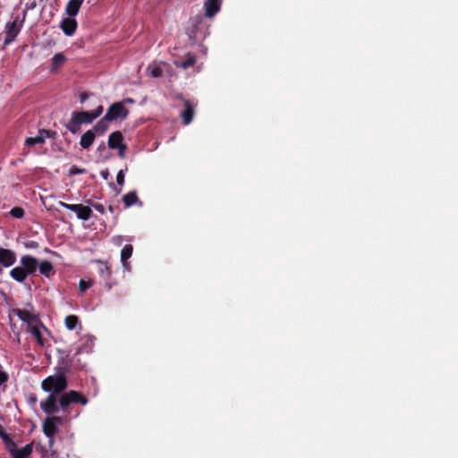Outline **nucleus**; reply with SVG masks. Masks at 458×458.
I'll list each match as a JSON object with an SVG mask.
<instances>
[{"label":"nucleus","mask_w":458,"mask_h":458,"mask_svg":"<svg viewBox=\"0 0 458 458\" xmlns=\"http://www.w3.org/2000/svg\"><path fill=\"white\" fill-rule=\"evenodd\" d=\"M68 386L64 374H56L47 377L41 381V389L50 393L46 400L40 402L41 410L45 414H55L61 409L63 412H69L71 403H79L86 405L89 399L82 393L76 390H70L59 397Z\"/></svg>","instance_id":"1"},{"label":"nucleus","mask_w":458,"mask_h":458,"mask_svg":"<svg viewBox=\"0 0 458 458\" xmlns=\"http://www.w3.org/2000/svg\"><path fill=\"white\" fill-rule=\"evenodd\" d=\"M26 12L23 13V16L21 17L19 14L13 16V20L9 21L4 25V39L3 49L8 45L12 44L17 36L21 31V28L24 24Z\"/></svg>","instance_id":"2"},{"label":"nucleus","mask_w":458,"mask_h":458,"mask_svg":"<svg viewBox=\"0 0 458 458\" xmlns=\"http://www.w3.org/2000/svg\"><path fill=\"white\" fill-rule=\"evenodd\" d=\"M62 424V417H56V415H50V417L43 421V433L48 438L49 446L53 444L55 435L57 432V426Z\"/></svg>","instance_id":"3"},{"label":"nucleus","mask_w":458,"mask_h":458,"mask_svg":"<svg viewBox=\"0 0 458 458\" xmlns=\"http://www.w3.org/2000/svg\"><path fill=\"white\" fill-rule=\"evenodd\" d=\"M58 205L64 208L74 212L77 217L83 221H88L93 214L90 207L84 206L82 204H67L65 202L59 201Z\"/></svg>","instance_id":"4"},{"label":"nucleus","mask_w":458,"mask_h":458,"mask_svg":"<svg viewBox=\"0 0 458 458\" xmlns=\"http://www.w3.org/2000/svg\"><path fill=\"white\" fill-rule=\"evenodd\" d=\"M124 137L120 131H114L109 135L108 147L111 149H118V157L124 158L126 157L127 146L123 143Z\"/></svg>","instance_id":"5"},{"label":"nucleus","mask_w":458,"mask_h":458,"mask_svg":"<svg viewBox=\"0 0 458 458\" xmlns=\"http://www.w3.org/2000/svg\"><path fill=\"white\" fill-rule=\"evenodd\" d=\"M129 114V111L124 106L123 102H114L107 110L106 114V120H109L110 122L115 121L117 119L124 120L127 118Z\"/></svg>","instance_id":"6"},{"label":"nucleus","mask_w":458,"mask_h":458,"mask_svg":"<svg viewBox=\"0 0 458 458\" xmlns=\"http://www.w3.org/2000/svg\"><path fill=\"white\" fill-rule=\"evenodd\" d=\"M103 111H104L103 106H99L98 108H96L95 110H93L91 112H86V111L73 112L72 114L78 121L80 125L89 124L94 120L98 118L103 114Z\"/></svg>","instance_id":"7"},{"label":"nucleus","mask_w":458,"mask_h":458,"mask_svg":"<svg viewBox=\"0 0 458 458\" xmlns=\"http://www.w3.org/2000/svg\"><path fill=\"white\" fill-rule=\"evenodd\" d=\"M17 260V256L14 250L4 247H0V275L3 274V269L11 267Z\"/></svg>","instance_id":"8"},{"label":"nucleus","mask_w":458,"mask_h":458,"mask_svg":"<svg viewBox=\"0 0 458 458\" xmlns=\"http://www.w3.org/2000/svg\"><path fill=\"white\" fill-rule=\"evenodd\" d=\"M20 264L29 276H34L38 268L39 261L34 256L25 254L21 256Z\"/></svg>","instance_id":"9"},{"label":"nucleus","mask_w":458,"mask_h":458,"mask_svg":"<svg viewBox=\"0 0 458 458\" xmlns=\"http://www.w3.org/2000/svg\"><path fill=\"white\" fill-rule=\"evenodd\" d=\"M100 267L98 269L100 276L105 281L106 287L108 291H110L114 284L115 282L112 281V269L108 266L107 263H104V261H99Z\"/></svg>","instance_id":"10"},{"label":"nucleus","mask_w":458,"mask_h":458,"mask_svg":"<svg viewBox=\"0 0 458 458\" xmlns=\"http://www.w3.org/2000/svg\"><path fill=\"white\" fill-rule=\"evenodd\" d=\"M13 312L16 316H18V318L21 320L28 323L29 326L39 321L38 317L28 310L17 308V309H13Z\"/></svg>","instance_id":"11"},{"label":"nucleus","mask_w":458,"mask_h":458,"mask_svg":"<svg viewBox=\"0 0 458 458\" xmlns=\"http://www.w3.org/2000/svg\"><path fill=\"white\" fill-rule=\"evenodd\" d=\"M60 29L65 36H72L77 30V21L72 17L64 18L60 22Z\"/></svg>","instance_id":"12"},{"label":"nucleus","mask_w":458,"mask_h":458,"mask_svg":"<svg viewBox=\"0 0 458 458\" xmlns=\"http://www.w3.org/2000/svg\"><path fill=\"white\" fill-rule=\"evenodd\" d=\"M194 114L195 106L190 100H184V110L181 114L183 124H190L193 121Z\"/></svg>","instance_id":"13"},{"label":"nucleus","mask_w":458,"mask_h":458,"mask_svg":"<svg viewBox=\"0 0 458 458\" xmlns=\"http://www.w3.org/2000/svg\"><path fill=\"white\" fill-rule=\"evenodd\" d=\"M223 0H205L204 10L207 17L214 16L219 12Z\"/></svg>","instance_id":"14"},{"label":"nucleus","mask_w":458,"mask_h":458,"mask_svg":"<svg viewBox=\"0 0 458 458\" xmlns=\"http://www.w3.org/2000/svg\"><path fill=\"white\" fill-rule=\"evenodd\" d=\"M97 135L91 130L87 131L81 137L80 146L83 149H89L95 141Z\"/></svg>","instance_id":"15"},{"label":"nucleus","mask_w":458,"mask_h":458,"mask_svg":"<svg viewBox=\"0 0 458 458\" xmlns=\"http://www.w3.org/2000/svg\"><path fill=\"white\" fill-rule=\"evenodd\" d=\"M83 1L84 0H69L65 5V13L67 15L70 17L77 15Z\"/></svg>","instance_id":"16"},{"label":"nucleus","mask_w":458,"mask_h":458,"mask_svg":"<svg viewBox=\"0 0 458 458\" xmlns=\"http://www.w3.org/2000/svg\"><path fill=\"white\" fill-rule=\"evenodd\" d=\"M174 64L178 68L187 70L190 67L194 66V64H196V55L194 54L188 53L186 55L185 60H176L174 62Z\"/></svg>","instance_id":"17"},{"label":"nucleus","mask_w":458,"mask_h":458,"mask_svg":"<svg viewBox=\"0 0 458 458\" xmlns=\"http://www.w3.org/2000/svg\"><path fill=\"white\" fill-rule=\"evenodd\" d=\"M10 276L18 283H24L28 278L29 275L26 273L24 268L21 267H16L10 271Z\"/></svg>","instance_id":"18"},{"label":"nucleus","mask_w":458,"mask_h":458,"mask_svg":"<svg viewBox=\"0 0 458 458\" xmlns=\"http://www.w3.org/2000/svg\"><path fill=\"white\" fill-rule=\"evenodd\" d=\"M38 268L40 275L46 276L47 278H50L55 274L53 265L49 261H47V259H43V261H39Z\"/></svg>","instance_id":"19"},{"label":"nucleus","mask_w":458,"mask_h":458,"mask_svg":"<svg viewBox=\"0 0 458 458\" xmlns=\"http://www.w3.org/2000/svg\"><path fill=\"white\" fill-rule=\"evenodd\" d=\"M109 123L111 122L109 120H106V116H104L95 124L91 131L96 133L97 136L104 135L109 128Z\"/></svg>","instance_id":"20"},{"label":"nucleus","mask_w":458,"mask_h":458,"mask_svg":"<svg viewBox=\"0 0 458 458\" xmlns=\"http://www.w3.org/2000/svg\"><path fill=\"white\" fill-rule=\"evenodd\" d=\"M33 452V444H29L21 449L15 448V451L12 453L13 458H29Z\"/></svg>","instance_id":"21"},{"label":"nucleus","mask_w":458,"mask_h":458,"mask_svg":"<svg viewBox=\"0 0 458 458\" xmlns=\"http://www.w3.org/2000/svg\"><path fill=\"white\" fill-rule=\"evenodd\" d=\"M132 253V245L125 244L123 249L122 250V254H120V259H122V265H123V268L128 269L129 264L127 259L131 257Z\"/></svg>","instance_id":"22"},{"label":"nucleus","mask_w":458,"mask_h":458,"mask_svg":"<svg viewBox=\"0 0 458 458\" xmlns=\"http://www.w3.org/2000/svg\"><path fill=\"white\" fill-rule=\"evenodd\" d=\"M51 61V70H55L65 63L66 57L62 53H57L54 55Z\"/></svg>","instance_id":"23"},{"label":"nucleus","mask_w":458,"mask_h":458,"mask_svg":"<svg viewBox=\"0 0 458 458\" xmlns=\"http://www.w3.org/2000/svg\"><path fill=\"white\" fill-rule=\"evenodd\" d=\"M138 202L140 201L135 191H131L123 195V205H125V208H130Z\"/></svg>","instance_id":"24"},{"label":"nucleus","mask_w":458,"mask_h":458,"mask_svg":"<svg viewBox=\"0 0 458 458\" xmlns=\"http://www.w3.org/2000/svg\"><path fill=\"white\" fill-rule=\"evenodd\" d=\"M79 324V318L76 315L71 314L65 317L64 325L67 329L72 330Z\"/></svg>","instance_id":"25"},{"label":"nucleus","mask_w":458,"mask_h":458,"mask_svg":"<svg viewBox=\"0 0 458 458\" xmlns=\"http://www.w3.org/2000/svg\"><path fill=\"white\" fill-rule=\"evenodd\" d=\"M2 441L4 442L5 448L10 452V454L13 453L15 451V448L17 447L16 443L10 437V436L6 433L2 437H0Z\"/></svg>","instance_id":"26"},{"label":"nucleus","mask_w":458,"mask_h":458,"mask_svg":"<svg viewBox=\"0 0 458 458\" xmlns=\"http://www.w3.org/2000/svg\"><path fill=\"white\" fill-rule=\"evenodd\" d=\"M30 327V332L37 338V341L40 345H44V338H42V333L38 325L32 324Z\"/></svg>","instance_id":"27"},{"label":"nucleus","mask_w":458,"mask_h":458,"mask_svg":"<svg viewBox=\"0 0 458 458\" xmlns=\"http://www.w3.org/2000/svg\"><path fill=\"white\" fill-rule=\"evenodd\" d=\"M66 128L72 134H76L81 129L80 123H78V121L74 118V116L72 114V117H71L69 123L66 124Z\"/></svg>","instance_id":"28"},{"label":"nucleus","mask_w":458,"mask_h":458,"mask_svg":"<svg viewBox=\"0 0 458 458\" xmlns=\"http://www.w3.org/2000/svg\"><path fill=\"white\" fill-rule=\"evenodd\" d=\"M44 144V137L38 131V134L36 137L27 138L25 140L26 146H35V145H43Z\"/></svg>","instance_id":"29"},{"label":"nucleus","mask_w":458,"mask_h":458,"mask_svg":"<svg viewBox=\"0 0 458 458\" xmlns=\"http://www.w3.org/2000/svg\"><path fill=\"white\" fill-rule=\"evenodd\" d=\"M8 380L9 374L5 370H4L2 365L0 364V389L3 388V390H4Z\"/></svg>","instance_id":"30"},{"label":"nucleus","mask_w":458,"mask_h":458,"mask_svg":"<svg viewBox=\"0 0 458 458\" xmlns=\"http://www.w3.org/2000/svg\"><path fill=\"white\" fill-rule=\"evenodd\" d=\"M10 214L15 218H22L25 216V210L21 207H15L11 209Z\"/></svg>","instance_id":"31"},{"label":"nucleus","mask_w":458,"mask_h":458,"mask_svg":"<svg viewBox=\"0 0 458 458\" xmlns=\"http://www.w3.org/2000/svg\"><path fill=\"white\" fill-rule=\"evenodd\" d=\"M39 132H40L41 137H43V140H45L49 138H55L56 135L55 131H53L50 130H46V129L39 130Z\"/></svg>","instance_id":"32"},{"label":"nucleus","mask_w":458,"mask_h":458,"mask_svg":"<svg viewBox=\"0 0 458 458\" xmlns=\"http://www.w3.org/2000/svg\"><path fill=\"white\" fill-rule=\"evenodd\" d=\"M92 285L91 282L89 281H85V280H81L80 283H79V289H80V292L81 293H84L85 291H87L89 288H90Z\"/></svg>","instance_id":"33"},{"label":"nucleus","mask_w":458,"mask_h":458,"mask_svg":"<svg viewBox=\"0 0 458 458\" xmlns=\"http://www.w3.org/2000/svg\"><path fill=\"white\" fill-rule=\"evenodd\" d=\"M69 172H70V174L75 175V174H85L87 172V170L85 168L78 167L77 165H72L70 168Z\"/></svg>","instance_id":"34"},{"label":"nucleus","mask_w":458,"mask_h":458,"mask_svg":"<svg viewBox=\"0 0 458 458\" xmlns=\"http://www.w3.org/2000/svg\"><path fill=\"white\" fill-rule=\"evenodd\" d=\"M162 69L158 66H154L150 68V74L154 78L160 77L162 75Z\"/></svg>","instance_id":"35"},{"label":"nucleus","mask_w":458,"mask_h":458,"mask_svg":"<svg viewBox=\"0 0 458 458\" xmlns=\"http://www.w3.org/2000/svg\"><path fill=\"white\" fill-rule=\"evenodd\" d=\"M117 184L118 185H124V171L120 170L116 176Z\"/></svg>","instance_id":"36"},{"label":"nucleus","mask_w":458,"mask_h":458,"mask_svg":"<svg viewBox=\"0 0 458 458\" xmlns=\"http://www.w3.org/2000/svg\"><path fill=\"white\" fill-rule=\"evenodd\" d=\"M89 203L99 213H101V214H105L106 213V208H105L104 205H102L100 203H91V202H89Z\"/></svg>","instance_id":"37"},{"label":"nucleus","mask_w":458,"mask_h":458,"mask_svg":"<svg viewBox=\"0 0 458 458\" xmlns=\"http://www.w3.org/2000/svg\"><path fill=\"white\" fill-rule=\"evenodd\" d=\"M26 246L29 248H38L39 243L36 241H30L26 243Z\"/></svg>","instance_id":"38"},{"label":"nucleus","mask_w":458,"mask_h":458,"mask_svg":"<svg viewBox=\"0 0 458 458\" xmlns=\"http://www.w3.org/2000/svg\"><path fill=\"white\" fill-rule=\"evenodd\" d=\"M101 175L103 177L104 180H107L108 176H109V171L108 169H106V170H102L101 171Z\"/></svg>","instance_id":"39"},{"label":"nucleus","mask_w":458,"mask_h":458,"mask_svg":"<svg viewBox=\"0 0 458 458\" xmlns=\"http://www.w3.org/2000/svg\"><path fill=\"white\" fill-rule=\"evenodd\" d=\"M106 143L103 141L99 144V146L98 147V151H103V150H106Z\"/></svg>","instance_id":"40"},{"label":"nucleus","mask_w":458,"mask_h":458,"mask_svg":"<svg viewBox=\"0 0 458 458\" xmlns=\"http://www.w3.org/2000/svg\"><path fill=\"white\" fill-rule=\"evenodd\" d=\"M88 98V95L86 92H83L81 94V102L83 103V101H85Z\"/></svg>","instance_id":"41"},{"label":"nucleus","mask_w":458,"mask_h":458,"mask_svg":"<svg viewBox=\"0 0 458 458\" xmlns=\"http://www.w3.org/2000/svg\"><path fill=\"white\" fill-rule=\"evenodd\" d=\"M4 434H6V432L4 431V428L0 425V437H2V436H4Z\"/></svg>","instance_id":"42"},{"label":"nucleus","mask_w":458,"mask_h":458,"mask_svg":"<svg viewBox=\"0 0 458 458\" xmlns=\"http://www.w3.org/2000/svg\"><path fill=\"white\" fill-rule=\"evenodd\" d=\"M109 210L111 213H114V208L113 206L109 207Z\"/></svg>","instance_id":"43"},{"label":"nucleus","mask_w":458,"mask_h":458,"mask_svg":"<svg viewBox=\"0 0 458 458\" xmlns=\"http://www.w3.org/2000/svg\"><path fill=\"white\" fill-rule=\"evenodd\" d=\"M125 101H126L127 103H132L131 98H126V99H125Z\"/></svg>","instance_id":"44"},{"label":"nucleus","mask_w":458,"mask_h":458,"mask_svg":"<svg viewBox=\"0 0 458 458\" xmlns=\"http://www.w3.org/2000/svg\"><path fill=\"white\" fill-rule=\"evenodd\" d=\"M45 250L48 251V252H53L52 250H50L48 248L45 249Z\"/></svg>","instance_id":"45"},{"label":"nucleus","mask_w":458,"mask_h":458,"mask_svg":"<svg viewBox=\"0 0 458 458\" xmlns=\"http://www.w3.org/2000/svg\"><path fill=\"white\" fill-rule=\"evenodd\" d=\"M41 3H44L46 0H39Z\"/></svg>","instance_id":"46"}]
</instances>
